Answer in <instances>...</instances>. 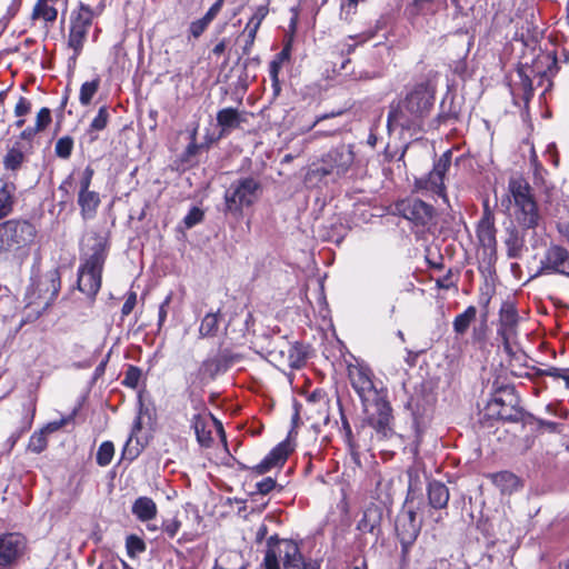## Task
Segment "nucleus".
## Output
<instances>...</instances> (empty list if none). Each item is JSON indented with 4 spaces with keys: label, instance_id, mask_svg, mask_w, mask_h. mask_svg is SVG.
Wrapping results in <instances>:
<instances>
[{
    "label": "nucleus",
    "instance_id": "dca6fc26",
    "mask_svg": "<svg viewBox=\"0 0 569 569\" xmlns=\"http://www.w3.org/2000/svg\"><path fill=\"white\" fill-rule=\"evenodd\" d=\"M191 426L194 430L197 441L204 448L211 447L213 442L212 427H214L222 437L224 436L221 422L207 411L196 413L191 419Z\"/></svg>",
    "mask_w": 569,
    "mask_h": 569
},
{
    "label": "nucleus",
    "instance_id": "b1692460",
    "mask_svg": "<svg viewBox=\"0 0 569 569\" xmlns=\"http://www.w3.org/2000/svg\"><path fill=\"white\" fill-rule=\"evenodd\" d=\"M78 204L83 220L93 219L100 204L99 193L96 191H79Z\"/></svg>",
    "mask_w": 569,
    "mask_h": 569
},
{
    "label": "nucleus",
    "instance_id": "864d4df0",
    "mask_svg": "<svg viewBox=\"0 0 569 569\" xmlns=\"http://www.w3.org/2000/svg\"><path fill=\"white\" fill-rule=\"evenodd\" d=\"M181 528V522L177 519H168L162 522V530L168 535L169 538L176 537Z\"/></svg>",
    "mask_w": 569,
    "mask_h": 569
},
{
    "label": "nucleus",
    "instance_id": "aec40b11",
    "mask_svg": "<svg viewBox=\"0 0 569 569\" xmlns=\"http://www.w3.org/2000/svg\"><path fill=\"white\" fill-rule=\"evenodd\" d=\"M268 11L269 10H268L267 6H260L256 9L253 16L248 21V23L246 26V30H244V31H247V40H246V44L242 48L243 54L250 53L251 48L256 40L258 29L260 28V24L263 21V19L267 17Z\"/></svg>",
    "mask_w": 569,
    "mask_h": 569
},
{
    "label": "nucleus",
    "instance_id": "6ab92c4d",
    "mask_svg": "<svg viewBox=\"0 0 569 569\" xmlns=\"http://www.w3.org/2000/svg\"><path fill=\"white\" fill-rule=\"evenodd\" d=\"M92 17L93 13L91 9L81 4L76 22L73 23V57L82 49L83 40L91 26Z\"/></svg>",
    "mask_w": 569,
    "mask_h": 569
},
{
    "label": "nucleus",
    "instance_id": "603ef678",
    "mask_svg": "<svg viewBox=\"0 0 569 569\" xmlns=\"http://www.w3.org/2000/svg\"><path fill=\"white\" fill-rule=\"evenodd\" d=\"M51 121V111L49 108H41L36 117V128L41 131Z\"/></svg>",
    "mask_w": 569,
    "mask_h": 569
},
{
    "label": "nucleus",
    "instance_id": "e433bc0d",
    "mask_svg": "<svg viewBox=\"0 0 569 569\" xmlns=\"http://www.w3.org/2000/svg\"><path fill=\"white\" fill-rule=\"evenodd\" d=\"M48 1H38L33 8L32 18L43 19L44 21H54L57 18V10L48 6Z\"/></svg>",
    "mask_w": 569,
    "mask_h": 569
},
{
    "label": "nucleus",
    "instance_id": "09e8293b",
    "mask_svg": "<svg viewBox=\"0 0 569 569\" xmlns=\"http://www.w3.org/2000/svg\"><path fill=\"white\" fill-rule=\"evenodd\" d=\"M446 107V100L442 101L441 103V112L439 113V119L443 122L446 121H449V120H457L459 118V109H457L455 106H453V101L451 100L450 101V107L448 110L445 109Z\"/></svg>",
    "mask_w": 569,
    "mask_h": 569
},
{
    "label": "nucleus",
    "instance_id": "c756f323",
    "mask_svg": "<svg viewBox=\"0 0 569 569\" xmlns=\"http://www.w3.org/2000/svg\"><path fill=\"white\" fill-rule=\"evenodd\" d=\"M558 70L557 57L553 52H547L538 57L535 63V71L541 78H549Z\"/></svg>",
    "mask_w": 569,
    "mask_h": 569
},
{
    "label": "nucleus",
    "instance_id": "052dcab7",
    "mask_svg": "<svg viewBox=\"0 0 569 569\" xmlns=\"http://www.w3.org/2000/svg\"><path fill=\"white\" fill-rule=\"evenodd\" d=\"M92 176H93V169H91L90 167H87L86 170L83 171L82 178L80 179V190L79 191H86V192L90 191L89 187L91 183Z\"/></svg>",
    "mask_w": 569,
    "mask_h": 569
},
{
    "label": "nucleus",
    "instance_id": "20e7f679",
    "mask_svg": "<svg viewBox=\"0 0 569 569\" xmlns=\"http://www.w3.org/2000/svg\"><path fill=\"white\" fill-rule=\"evenodd\" d=\"M31 282L26 292V312L28 319L38 318L54 300L60 282L56 270L47 273L32 271Z\"/></svg>",
    "mask_w": 569,
    "mask_h": 569
},
{
    "label": "nucleus",
    "instance_id": "a18cd8bd",
    "mask_svg": "<svg viewBox=\"0 0 569 569\" xmlns=\"http://www.w3.org/2000/svg\"><path fill=\"white\" fill-rule=\"evenodd\" d=\"M518 76L520 78V86L522 90V96L526 101H529L533 96V87L530 77L525 72L523 69L518 70Z\"/></svg>",
    "mask_w": 569,
    "mask_h": 569
},
{
    "label": "nucleus",
    "instance_id": "8fccbe9b",
    "mask_svg": "<svg viewBox=\"0 0 569 569\" xmlns=\"http://www.w3.org/2000/svg\"><path fill=\"white\" fill-rule=\"evenodd\" d=\"M209 24H210V22L208 20H206L204 17H202L201 19H198L190 23L189 32L193 38L197 39L204 32V30L208 28Z\"/></svg>",
    "mask_w": 569,
    "mask_h": 569
},
{
    "label": "nucleus",
    "instance_id": "69168bd1",
    "mask_svg": "<svg viewBox=\"0 0 569 569\" xmlns=\"http://www.w3.org/2000/svg\"><path fill=\"white\" fill-rule=\"evenodd\" d=\"M68 100H69V97H68L67 93H64L62 99H61L60 107L54 110L58 124H60L61 121L64 119L63 110H64V108H66V106L68 103Z\"/></svg>",
    "mask_w": 569,
    "mask_h": 569
},
{
    "label": "nucleus",
    "instance_id": "f704fd0d",
    "mask_svg": "<svg viewBox=\"0 0 569 569\" xmlns=\"http://www.w3.org/2000/svg\"><path fill=\"white\" fill-rule=\"evenodd\" d=\"M218 331V312L207 313L199 327V333L201 337H213Z\"/></svg>",
    "mask_w": 569,
    "mask_h": 569
},
{
    "label": "nucleus",
    "instance_id": "49530a36",
    "mask_svg": "<svg viewBox=\"0 0 569 569\" xmlns=\"http://www.w3.org/2000/svg\"><path fill=\"white\" fill-rule=\"evenodd\" d=\"M281 69V62L278 60H272L269 64V76L272 81V88L274 91V94H279L281 87L279 81V72Z\"/></svg>",
    "mask_w": 569,
    "mask_h": 569
},
{
    "label": "nucleus",
    "instance_id": "cd10ccee",
    "mask_svg": "<svg viewBox=\"0 0 569 569\" xmlns=\"http://www.w3.org/2000/svg\"><path fill=\"white\" fill-rule=\"evenodd\" d=\"M491 480L502 493L510 495L521 487L519 478L509 471L493 473Z\"/></svg>",
    "mask_w": 569,
    "mask_h": 569
},
{
    "label": "nucleus",
    "instance_id": "7ed1b4c3",
    "mask_svg": "<svg viewBox=\"0 0 569 569\" xmlns=\"http://www.w3.org/2000/svg\"><path fill=\"white\" fill-rule=\"evenodd\" d=\"M107 257L106 241L96 233L87 234L81 240L82 263L78 271V290L86 295L88 307L94 303L101 287V273Z\"/></svg>",
    "mask_w": 569,
    "mask_h": 569
},
{
    "label": "nucleus",
    "instance_id": "7c9ffc66",
    "mask_svg": "<svg viewBox=\"0 0 569 569\" xmlns=\"http://www.w3.org/2000/svg\"><path fill=\"white\" fill-rule=\"evenodd\" d=\"M518 221L526 228H535L539 223V211L536 201L518 207Z\"/></svg>",
    "mask_w": 569,
    "mask_h": 569
},
{
    "label": "nucleus",
    "instance_id": "6e6552de",
    "mask_svg": "<svg viewBox=\"0 0 569 569\" xmlns=\"http://www.w3.org/2000/svg\"><path fill=\"white\" fill-rule=\"evenodd\" d=\"M37 234L36 226L29 220L10 219L0 223V253L30 247Z\"/></svg>",
    "mask_w": 569,
    "mask_h": 569
},
{
    "label": "nucleus",
    "instance_id": "4468645a",
    "mask_svg": "<svg viewBox=\"0 0 569 569\" xmlns=\"http://www.w3.org/2000/svg\"><path fill=\"white\" fill-rule=\"evenodd\" d=\"M518 323L519 315L515 303L510 300L503 301L499 310L497 333L507 352H511V341L517 337Z\"/></svg>",
    "mask_w": 569,
    "mask_h": 569
},
{
    "label": "nucleus",
    "instance_id": "9d476101",
    "mask_svg": "<svg viewBox=\"0 0 569 569\" xmlns=\"http://www.w3.org/2000/svg\"><path fill=\"white\" fill-rule=\"evenodd\" d=\"M395 211L416 227L421 228H427L435 216V208L418 198L399 200L395 204Z\"/></svg>",
    "mask_w": 569,
    "mask_h": 569
},
{
    "label": "nucleus",
    "instance_id": "680f3d73",
    "mask_svg": "<svg viewBox=\"0 0 569 569\" xmlns=\"http://www.w3.org/2000/svg\"><path fill=\"white\" fill-rule=\"evenodd\" d=\"M483 206V212L480 221H488V222H495V214L492 209L489 206V200L485 199L482 202Z\"/></svg>",
    "mask_w": 569,
    "mask_h": 569
},
{
    "label": "nucleus",
    "instance_id": "f257e3e1",
    "mask_svg": "<svg viewBox=\"0 0 569 569\" xmlns=\"http://www.w3.org/2000/svg\"><path fill=\"white\" fill-rule=\"evenodd\" d=\"M351 387L360 398L366 422L381 438L392 435V408L388 400V389L375 378L368 366L355 365L348 369Z\"/></svg>",
    "mask_w": 569,
    "mask_h": 569
},
{
    "label": "nucleus",
    "instance_id": "2eb2a0df",
    "mask_svg": "<svg viewBox=\"0 0 569 569\" xmlns=\"http://www.w3.org/2000/svg\"><path fill=\"white\" fill-rule=\"evenodd\" d=\"M403 100L422 119H425L429 114L435 102V88L429 82L417 83L407 93Z\"/></svg>",
    "mask_w": 569,
    "mask_h": 569
},
{
    "label": "nucleus",
    "instance_id": "bf43d9fd",
    "mask_svg": "<svg viewBox=\"0 0 569 569\" xmlns=\"http://www.w3.org/2000/svg\"><path fill=\"white\" fill-rule=\"evenodd\" d=\"M39 130L34 127V128H27L24 129L19 139L17 141H20L21 143H23L24 146L28 147V150L31 148V140L33 139V137L36 136V133L38 132Z\"/></svg>",
    "mask_w": 569,
    "mask_h": 569
},
{
    "label": "nucleus",
    "instance_id": "2f4dec72",
    "mask_svg": "<svg viewBox=\"0 0 569 569\" xmlns=\"http://www.w3.org/2000/svg\"><path fill=\"white\" fill-rule=\"evenodd\" d=\"M381 513L377 507H369L363 511L362 518L358 522V529L363 532L372 533L380 526Z\"/></svg>",
    "mask_w": 569,
    "mask_h": 569
},
{
    "label": "nucleus",
    "instance_id": "423d86ee",
    "mask_svg": "<svg viewBox=\"0 0 569 569\" xmlns=\"http://www.w3.org/2000/svg\"><path fill=\"white\" fill-rule=\"evenodd\" d=\"M273 537L268 540V550L264 556L266 569H320L311 560H305L299 547L291 540H276Z\"/></svg>",
    "mask_w": 569,
    "mask_h": 569
},
{
    "label": "nucleus",
    "instance_id": "412c9836",
    "mask_svg": "<svg viewBox=\"0 0 569 569\" xmlns=\"http://www.w3.org/2000/svg\"><path fill=\"white\" fill-rule=\"evenodd\" d=\"M131 512L139 521L148 522L157 517L158 507L151 498L142 496L133 501Z\"/></svg>",
    "mask_w": 569,
    "mask_h": 569
},
{
    "label": "nucleus",
    "instance_id": "58836bf2",
    "mask_svg": "<svg viewBox=\"0 0 569 569\" xmlns=\"http://www.w3.org/2000/svg\"><path fill=\"white\" fill-rule=\"evenodd\" d=\"M114 456V446L111 441H103L97 452V463L101 467L108 466Z\"/></svg>",
    "mask_w": 569,
    "mask_h": 569
},
{
    "label": "nucleus",
    "instance_id": "5701e85b",
    "mask_svg": "<svg viewBox=\"0 0 569 569\" xmlns=\"http://www.w3.org/2000/svg\"><path fill=\"white\" fill-rule=\"evenodd\" d=\"M242 121H244V119L242 118L241 113L231 107L223 108L217 113V122L221 128V136L239 128Z\"/></svg>",
    "mask_w": 569,
    "mask_h": 569
},
{
    "label": "nucleus",
    "instance_id": "13d9d810",
    "mask_svg": "<svg viewBox=\"0 0 569 569\" xmlns=\"http://www.w3.org/2000/svg\"><path fill=\"white\" fill-rule=\"evenodd\" d=\"M30 110H31L30 101L23 97H20L14 107V114L20 118V117L29 113Z\"/></svg>",
    "mask_w": 569,
    "mask_h": 569
},
{
    "label": "nucleus",
    "instance_id": "5fc2aeb1",
    "mask_svg": "<svg viewBox=\"0 0 569 569\" xmlns=\"http://www.w3.org/2000/svg\"><path fill=\"white\" fill-rule=\"evenodd\" d=\"M277 487V482L273 478L267 477L256 483V489L260 495H267Z\"/></svg>",
    "mask_w": 569,
    "mask_h": 569
},
{
    "label": "nucleus",
    "instance_id": "c9c22d12",
    "mask_svg": "<svg viewBox=\"0 0 569 569\" xmlns=\"http://www.w3.org/2000/svg\"><path fill=\"white\" fill-rule=\"evenodd\" d=\"M501 409L497 413V419L510 422H517L522 417V411L515 405L507 406L506 402L501 399Z\"/></svg>",
    "mask_w": 569,
    "mask_h": 569
},
{
    "label": "nucleus",
    "instance_id": "338daca9",
    "mask_svg": "<svg viewBox=\"0 0 569 569\" xmlns=\"http://www.w3.org/2000/svg\"><path fill=\"white\" fill-rule=\"evenodd\" d=\"M66 422H67V419H60L58 421H51L42 430L46 432V435H48V433H51L53 431H57Z\"/></svg>",
    "mask_w": 569,
    "mask_h": 569
},
{
    "label": "nucleus",
    "instance_id": "79ce46f5",
    "mask_svg": "<svg viewBox=\"0 0 569 569\" xmlns=\"http://www.w3.org/2000/svg\"><path fill=\"white\" fill-rule=\"evenodd\" d=\"M47 447L46 432L40 430L34 432L29 440L28 449L34 453H40Z\"/></svg>",
    "mask_w": 569,
    "mask_h": 569
},
{
    "label": "nucleus",
    "instance_id": "37998d69",
    "mask_svg": "<svg viewBox=\"0 0 569 569\" xmlns=\"http://www.w3.org/2000/svg\"><path fill=\"white\" fill-rule=\"evenodd\" d=\"M141 369L136 366H129L122 383L130 388H137L141 378Z\"/></svg>",
    "mask_w": 569,
    "mask_h": 569
},
{
    "label": "nucleus",
    "instance_id": "1a4fd4ad",
    "mask_svg": "<svg viewBox=\"0 0 569 569\" xmlns=\"http://www.w3.org/2000/svg\"><path fill=\"white\" fill-rule=\"evenodd\" d=\"M451 166V151H446L433 164L432 170L416 180L417 190L430 191L447 201L445 177Z\"/></svg>",
    "mask_w": 569,
    "mask_h": 569
},
{
    "label": "nucleus",
    "instance_id": "72a5a7b5",
    "mask_svg": "<svg viewBox=\"0 0 569 569\" xmlns=\"http://www.w3.org/2000/svg\"><path fill=\"white\" fill-rule=\"evenodd\" d=\"M109 121V112L107 107H101L97 113V116L92 119L89 127V134L91 136V141L97 139V136L93 132L101 131L107 127Z\"/></svg>",
    "mask_w": 569,
    "mask_h": 569
},
{
    "label": "nucleus",
    "instance_id": "a19ab883",
    "mask_svg": "<svg viewBox=\"0 0 569 569\" xmlns=\"http://www.w3.org/2000/svg\"><path fill=\"white\" fill-rule=\"evenodd\" d=\"M98 87H99L98 79L84 82L80 89V96H79L80 102L82 104H88L91 101L94 93L97 92Z\"/></svg>",
    "mask_w": 569,
    "mask_h": 569
},
{
    "label": "nucleus",
    "instance_id": "774afa93",
    "mask_svg": "<svg viewBox=\"0 0 569 569\" xmlns=\"http://www.w3.org/2000/svg\"><path fill=\"white\" fill-rule=\"evenodd\" d=\"M227 44H228V41L226 39H222L219 43H217L213 49H212V53L214 56H220L224 52L226 48H227Z\"/></svg>",
    "mask_w": 569,
    "mask_h": 569
},
{
    "label": "nucleus",
    "instance_id": "3c124183",
    "mask_svg": "<svg viewBox=\"0 0 569 569\" xmlns=\"http://www.w3.org/2000/svg\"><path fill=\"white\" fill-rule=\"evenodd\" d=\"M56 153L61 158H68L71 154V138L63 137L56 144Z\"/></svg>",
    "mask_w": 569,
    "mask_h": 569
},
{
    "label": "nucleus",
    "instance_id": "4c0bfd02",
    "mask_svg": "<svg viewBox=\"0 0 569 569\" xmlns=\"http://www.w3.org/2000/svg\"><path fill=\"white\" fill-rule=\"evenodd\" d=\"M126 549L130 558H134L146 551V542L136 535H129L126 539Z\"/></svg>",
    "mask_w": 569,
    "mask_h": 569
},
{
    "label": "nucleus",
    "instance_id": "f3484780",
    "mask_svg": "<svg viewBox=\"0 0 569 569\" xmlns=\"http://www.w3.org/2000/svg\"><path fill=\"white\" fill-rule=\"evenodd\" d=\"M540 263L539 274L561 273L569 277V252L560 246H551Z\"/></svg>",
    "mask_w": 569,
    "mask_h": 569
},
{
    "label": "nucleus",
    "instance_id": "0eeeda50",
    "mask_svg": "<svg viewBox=\"0 0 569 569\" xmlns=\"http://www.w3.org/2000/svg\"><path fill=\"white\" fill-rule=\"evenodd\" d=\"M261 193L262 184L253 177H242L232 181L223 196L226 213L242 216L243 209L254 204Z\"/></svg>",
    "mask_w": 569,
    "mask_h": 569
},
{
    "label": "nucleus",
    "instance_id": "4be33fe9",
    "mask_svg": "<svg viewBox=\"0 0 569 569\" xmlns=\"http://www.w3.org/2000/svg\"><path fill=\"white\" fill-rule=\"evenodd\" d=\"M450 498L449 489L445 483L432 480L428 483V502L433 509H445Z\"/></svg>",
    "mask_w": 569,
    "mask_h": 569
},
{
    "label": "nucleus",
    "instance_id": "a878e982",
    "mask_svg": "<svg viewBox=\"0 0 569 569\" xmlns=\"http://www.w3.org/2000/svg\"><path fill=\"white\" fill-rule=\"evenodd\" d=\"M509 190L517 207L535 201L530 184L522 178L511 179Z\"/></svg>",
    "mask_w": 569,
    "mask_h": 569
},
{
    "label": "nucleus",
    "instance_id": "a211bd4d",
    "mask_svg": "<svg viewBox=\"0 0 569 569\" xmlns=\"http://www.w3.org/2000/svg\"><path fill=\"white\" fill-rule=\"evenodd\" d=\"M289 452V443L284 441L280 442L262 459L261 462L252 467V471L257 475H264L272 468L282 466L286 462Z\"/></svg>",
    "mask_w": 569,
    "mask_h": 569
},
{
    "label": "nucleus",
    "instance_id": "6e6d98bb",
    "mask_svg": "<svg viewBox=\"0 0 569 569\" xmlns=\"http://www.w3.org/2000/svg\"><path fill=\"white\" fill-rule=\"evenodd\" d=\"M136 303H137V293L134 291L128 292L127 299L121 309L122 317L129 316L131 313V311L133 310Z\"/></svg>",
    "mask_w": 569,
    "mask_h": 569
},
{
    "label": "nucleus",
    "instance_id": "c03bdc74",
    "mask_svg": "<svg viewBox=\"0 0 569 569\" xmlns=\"http://www.w3.org/2000/svg\"><path fill=\"white\" fill-rule=\"evenodd\" d=\"M542 375L551 377L555 380H562L566 388L569 389V368L550 367L543 370Z\"/></svg>",
    "mask_w": 569,
    "mask_h": 569
},
{
    "label": "nucleus",
    "instance_id": "c85d7f7f",
    "mask_svg": "<svg viewBox=\"0 0 569 569\" xmlns=\"http://www.w3.org/2000/svg\"><path fill=\"white\" fill-rule=\"evenodd\" d=\"M16 186L13 182H3L0 188V219L9 216L16 202Z\"/></svg>",
    "mask_w": 569,
    "mask_h": 569
},
{
    "label": "nucleus",
    "instance_id": "0e129e2a",
    "mask_svg": "<svg viewBox=\"0 0 569 569\" xmlns=\"http://www.w3.org/2000/svg\"><path fill=\"white\" fill-rule=\"evenodd\" d=\"M501 398H493L489 403H488V407H487V411H488V415L490 417H496L497 418V413L499 412V409H501Z\"/></svg>",
    "mask_w": 569,
    "mask_h": 569
},
{
    "label": "nucleus",
    "instance_id": "e2e57ef3",
    "mask_svg": "<svg viewBox=\"0 0 569 569\" xmlns=\"http://www.w3.org/2000/svg\"><path fill=\"white\" fill-rule=\"evenodd\" d=\"M221 0H217L203 16L210 23L221 10Z\"/></svg>",
    "mask_w": 569,
    "mask_h": 569
},
{
    "label": "nucleus",
    "instance_id": "473e14b6",
    "mask_svg": "<svg viewBox=\"0 0 569 569\" xmlns=\"http://www.w3.org/2000/svg\"><path fill=\"white\" fill-rule=\"evenodd\" d=\"M477 309L475 306H469L462 313L456 316L452 322L453 331L462 336L467 332L470 323L476 320Z\"/></svg>",
    "mask_w": 569,
    "mask_h": 569
},
{
    "label": "nucleus",
    "instance_id": "39448f33",
    "mask_svg": "<svg viewBox=\"0 0 569 569\" xmlns=\"http://www.w3.org/2000/svg\"><path fill=\"white\" fill-rule=\"evenodd\" d=\"M356 153L352 144H339L326 152L309 169V176L319 179L330 178L336 182L347 176L355 164Z\"/></svg>",
    "mask_w": 569,
    "mask_h": 569
},
{
    "label": "nucleus",
    "instance_id": "de8ad7c7",
    "mask_svg": "<svg viewBox=\"0 0 569 569\" xmlns=\"http://www.w3.org/2000/svg\"><path fill=\"white\" fill-rule=\"evenodd\" d=\"M203 219V211L198 207H193L183 219L186 228L190 229L200 223Z\"/></svg>",
    "mask_w": 569,
    "mask_h": 569
},
{
    "label": "nucleus",
    "instance_id": "ea45409f",
    "mask_svg": "<svg viewBox=\"0 0 569 569\" xmlns=\"http://www.w3.org/2000/svg\"><path fill=\"white\" fill-rule=\"evenodd\" d=\"M508 257L518 258L523 247V240L518 236L517 232H510L506 240Z\"/></svg>",
    "mask_w": 569,
    "mask_h": 569
},
{
    "label": "nucleus",
    "instance_id": "9b49d317",
    "mask_svg": "<svg viewBox=\"0 0 569 569\" xmlns=\"http://www.w3.org/2000/svg\"><path fill=\"white\" fill-rule=\"evenodd\" d=\"M422 122L423 119L403 99L390 104L387 119L389 131L395 129L418 131Z\"/></svg>",
    "mask_w": 569,
    "mask_h": 569
},
{
    "label": "nucleus",
    "instance_id": "ddd939ff",
    "mask_svg": "<svg viewBox=\"0 0 569 569\" xmlns=\"http://www.w3.org/2000/svg\"><path fill=\"white\" fill-rule=\"evenodd\" d=\"M269 356L278 361L279 365L298 369L302 367L307 359V352L303 345L299 342H289L281 339L279 343H274L269 350Z\"/></svg>",
    "mask_w": 569,
    "mask_h": 569
},
{
    "label": "nucleus",
    "instance_id": "393cba45",
    "mask_svg": "<svg viewBox=\"0 0 569 569\" xmlns=\"http://www.w3.org/2000/svg\"><path fill=\"white\" fill-rule=\"evenodd\" d=\"M28 152V147L21 143L20 141H16L14 144L7 151L3 157V168L8 171H17L19 170L26 159V153Z\"/></svg>",
    "mask_w": 569,
    "mask_h": 569
},
{
    "label": "nucleus",
    "instance_id": "bb28decb",
    "mask_svg": "<svg viewBox=\"0 0 569 569\" xmlns=\"http://www.w3.org/2000/svg\"><path fill=\"white\" fill-rule=\"evenodd\" d=\"M496 227L495 222L480 221L477 226V237L480 244L490 252L496 250L497 240H496Z\"/></svg>",
    "mask_w": 569,
    "mask_h": 569
},
{
    "label": "nucleus",
    "instance_id": "f03ea898",
    "mask_svg": "<svg viewBox=\"0 0 569 569\" xmlns=\"http://www.w3.org/2000/svg\"><path fill=\"white\" fill-rule=\"evenodd\" d=\"M351 387L360 398L366 422L381 438L392 435V408L388 400V389L375 378L368 366L355 365L348 369Z\"/></svg>",
    "mask_w": 569,
    "mask_h": 569
},
{
    "label": "nucleus",
    "instance_id": "f8f14e48",
    "mask_svg": "<svg viewBox=\"0 0 569 569\" xmlns=\"http://www.w3.org/2000/svg\"><path fill=\"white\" fill-rule=\"evenodd\" d=\"M422 522L417 519V512L412 508H403L396 519V531L401 543L402 553H408L417 540Z\"/></svg>",
    "mask_w": 569,
    "mask_h": 569
},
{
    "label": "nucleus",
    "instance_id": "4d7b16f0",
    "mask_svg": "<svg viewBox=\"0 0 569 569\" xmlns=\"http://www.w3.org/2000/svg\"><path fill=\"white\" fill-rule=\"evenodd\" d=\"M171 299H172V293L170 292L164 298V300L162 301V303L159 307V313H158V325H159V327H161L163 325V322L166 321V319H167L168 308H169V305L171 302Z\"/></svg>",
    "mask_w": 569,
    "mask_h": 569
}]
</instances>
